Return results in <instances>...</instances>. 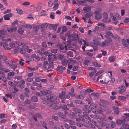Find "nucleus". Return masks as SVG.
<instances>
[{"instance_id": "obj_2", "label": "nucleus", "mask_w": 129, "mask_h": 129, "mask_svg": "<svg viewBox=\"0 0 129 129\" xmlns=\"http://www.w3.org/2000/svg\"><path fill=\"white\" fill-rule=\"evenodd\" d=\"M103 18L104 19L103 20V21L104 22L108 23L111 21V19L110 18H108L107 14L106 13H103Z\"/></svg>"}, {"instance_id": "obj_10", "label": "nucleus", "mask_w": 129, "mask_h": 129, "mask_svg": "<svg viewBox=\"0 0 129 129\" xmlns=\"http://www.w3.org/2000/svg\"><path fill=\"white\" fill-rule=\"evenodd\" d=\"M90 108V106L87 105H84V111L86 112L89 113L90 111L88 109H89Z\"/></svg>"}, {"instance_id": "obj_17", "label": "nucleus", "mask_w": 129, "mask_h": 129, "mask_svg": "<svg viewBox=\"0 0 129 129\" xmlns=\"http://www.w3.org/2000/svg\"><path fill=\"white\" fill-rule=\"evenodd\" d=\"M48 66L49 69H51H51H52L54 67V66L52 64V62L51 61H49V63L48 64Z\"/></svg>"}, {"instance_id": "obj_1", "label": "nucleus", "mask_w": 129, "mask_h": 129, "mask_svg": "<svg viewBox=\"0 0 129 129\" xmlns=\"http://www.w3.org/2000/svg\"><path fill=\"white\" fill-rule=\"evenodd\" d=\"M7 45L11 48H15L14 51L15 53H17L18 51L19 48L18 47H16L15 44L14 43L11 42L9 43V44H7Z\"/></svg>"}, {"instance_id": "obj_8", "label": "nucleus", "mask_w": 129, "mask_h": 129, "mask_svg": "<svg viewBox=\"0 0 129 129\" xmlns=\"http://www.w3.org/2000/svg\"><path fill=\"white\" fill-rule=\"evenodd\" d=\"M33 118H34V120L36 121L37 120V117L40 119H41L42 118V115L40 114H35L32 116Z\"/></svg>"}, {"instance_id": "obj_56", "label": "nucleus", "mask_w": 129, "mask_h": 129, "mask_svg": "<svg viewBox=\"0 0 129 129\" xmlns=\"http://www.w3.org/2000/svg\"><path fill=\"white\" fill-rule=\"evenodd\" d=\"M76 125L78 126L82 127L83 125V124L79 122H77L76 123Z\"/></svg>"}, {"instance_id": "obj_37", "label": "nucleus", "mask_w": 129, "mask_h": 129, "mask_svg": "<svg viewBox=\"0 0 129 129\" xmlns=\"http://www.w3.org/2000/svg\"><path fill=\"white\" fill-rule=\"evenodd\" d=\"M92 15V14L91 13H88L86 14L85 15V17L87 18H90L91 16Z\"/></svg>"}, {"instance_id": "obj_36", "label": "nucleus", "mask_w": 129, "mask_h": 129, "mask_svg": "<svg viewBox=\"0 0 129 129\" xmlns=\"http://www.w3.org/2000/svg\"><path fill=\"white\" fill-rule=\"evenodd\" d=\"M96 71L95 70L91 72H89V75L90 77H91L94 74L96 73Z\"/></svg>"}, {"instance_id": "obj_29", "label": "nucleus", "mask_w": 129, "mask_h": 129, "mask_svg": "<svg viewBox=\"0 0 129 129\" xmlns=\"http://www.w3.org/2000/svg\"><path fill=\"white\" fill-rule=\"evenodd\" d=\"M73 110L76 112L79 113H81V111L80 110L76 108H74Z\"/></svg>"}, {"instance_id": "obj_18", "label": "nucleus", "mask_w": 129, "mask_h": 129, "mask_svg": "<svg viewBox=\"0 0 129 129\" xmlns=\"http://www.w3.org/2000/svg\"><path fill=\"white\" fill-rule=\"evenodd\" d=\"M80 121H84V122H87V121L85 120L83 118L79 117V118H77L76 119V121L78 122Z\"/></svg>"}, {"instance_id": "obj_52", "label": "nucleus", "mask_w": 129, "mask_h": 129, "mask_svg": "<svg viewBox=\"0 0 129 129\" xmlns=\"http://www.w3.org/2000/svg\"><path fill=\"white\" fill-rule=\"evenodd\" d=\"M99 119L101 120L104 121H106V117L105 116H103L101 117H100L99 118Z\"/></svg>"}, {"instance_id": "obj_39", "label": "nucleus", "mask_w": 129, "mask_h": 129, "mask_svg": "<svg viewBox=\"0 0 129 129\" xmlns=\"http://www.w3.org/2000/svg\"><path fill=\"white\" fill-rule=\"evenodd\" d=\"M118 99L119 100H122L123 101L126 100V98L122 96H120L118 97Z\"/></svg>"}, {"instance_id": "obj_45", "label": "nucleus", "mask_w": 129, "mask_h": 129, "mask_svg": "<svg viewBox=\"0 0 129 129\" xmlns=\"http://www.w3.org/2000/svg\"><path fill=\"white\" fill-rule=\"evenodd\" d=\"M57 51L58 50L57 49H51V51L52 53L55 54L57 53Z\"/></svg>"}, {"instance_id": "obj_43", "label": "nucleus", "mask_w": 129, "mask_h": 129, "mask_svg": "<svg viewBox=\"0 0 129 129\" xmlns=\"http://www.w3.org/2000/svg\"><path fill=\"white\" fill-rule=\"evenodd\" d=\"M123 121V123L125 121H127L129 120L128 118L126 117H124L122 119Z\"/></svg>"}, {"instance_id": "obj_46", "label": "nucleus", "mask_w": 129, "mask_h": 129, "mask_svg": "<svg viewBox=\"0 0 129 129\" xmlns=\"http://www.w3.org/2000/svg\"><path fill=\"white\" fill-rule=\"evenodd\" d=\"M72 37L73 39H75L76 40V39L78 38V36L77 34H72Z\"/></svg>"}, {"instance_id": "obj_63", "label": "nucleus", "mask_w": 129, "mask_h": 129, "mask_svg": "<svg viewBox=\"0 0 129 129\" xmlns=\"http://www.w3.org/2000/svg\"><path fill=\"white\" fill-rule=\"evenodd\" d=\"M15 73L13 72H11L8 74V75L10 76H13L14 75Z\"/></svg>"}, {"instance_id": "obj_6", "label": "nucleus", "mask_w": 129, "mask_h": 129, "mask_svg": "<svg viewBox=\"0 0 129 129\" xmlns=\"http://www.w3.org/2000/svg\"><path fill=\"white\" fill-rule=\"evenodd\" d=\"M122 44L125 47L128 46V44L129 45V40L128 39H126V41L124 39H123L122 40Z\"/></svg>"}, {"instance_id": "obj_7", "label": "nucleus", "mask_w": 129, "mask_h": 129, "mask_svg": "<svg viewBox=\"0 0 129 129\" xmlns=\"http://www.w3.org/2000/svg\"><path fill=\"white\" fill-rule=\"evenodd\" d=\"M42 94L43 96H46L49 95V94L51 93V91L48 90H45L41 91Z\"/></svg>"}, {"instance_id": "obj_5", "label": "nucleus", "mask_w": 129, "mask_h": 129, "mask_svg": "<svg viewBox=\"0 0 129 129\" xmlns=\"http://www.w3.org/2000/svg\"><path fill=\"white\" fill-rule=\"evenodd\" d=\"M57 97L56 95L53 94H51L50 96L47 98V100L51 102V100H56Z\"/></svg>"}, {"instance_id": "obj_44", "label": "nucleus", "mask_w": 129, "mask_h": 129, "mask_svg": "<svg viewBox=\"0 0 129 129\" xmlns=\"http://www.w3.org/2000/svg\"><path fill=\"white\" fill-rule=\"evenodd\" d=\"M116 123L117 124H120L121 123H123L122 120H116Z\"/></svg>"}, {"instance_id": "obj_28", "label": "nucleus", "mask_w": 129, "mask_h": 129, "mask_svg": "<svg viewBox=\"0 0 129 129\" xmlns=\"http://www.w3.org/2000/svg\"><path fill=\"white\" fill-rule=\"evenodd\" d=\"M75 102L76 104H84V103L82 102V101L80 100H76L75 101Z\"/></svg>"}, {"instance_id": "obj_48", "label": "nucleus", "mask_w": 129, "mask_h": 129, "mask_svg": "<svg viewBox=\"0 0 129 129\" xmlns=\"http://www.w3.org/2000/svg\"><path fill=\"white\" fill-rule=\"evenodd\" d=\"M108 103L107 102H105L103 104H102V105L103 107L105 108L107 107L108 105Z\"/></svg>"}, {"instance_id": "obj_15", "label": "nucleus", "mask_w": 129, "mask_h": 129, "mask_svg": "<svg viewBox=\"0 0 129 129\" xmlns=\"http://www.w3.org/2000/svg\"><path fill=\"white\" fill-rule=\"evenodd\" d=\"M24 29L23 28H20L18 29L17 31L18 33H19L20 35H23L24 33Z\"/></svg>"}, {"instance_id": "obj_23", "label": "nucleus", "mask_w": 129, "mask_h": 129, "mask_svg": "<svg viewBox=\"0 0 129 129\" xmlns=\"http://www.w3.org/2000/svg\"><path fill=\"white\" fill-rule=\"evenodd\" d=\"M91 95L93 96L94 98H96L99 97V93H95L93 92L91 94Z\"/></svg>"}, {"instance_id": "obj_47", "label": "nucleus", "mask_w": 129, "mask_h": 129, "mask_svg": "<svg viewBox=\"0 0 129 129\" xmlns=\"http://www.w3.org/2000/svg\"><path fill=\"white\" fill-rule=\"evenodd\" d=\"M38 26H37L36 25H34L33 27V30L35 31H37L39 28Z\"/></svg>"}, {"instance_id": "obj_32", "label": "nucleus", "mask_w": 129, "mask_h": 129, "mask_svg": "<svg viewBox=\"0 0 129 129\" xmlns=\"http://www.w3.org/2000/svg\"><path fill=\"white\" fill-rule=\"evenodd\" d=\"M106 34L108 36L112 37V36H113L112 33L108 30L106 31Z\"/></svg>"}, {"instance_id": "obj_41", "label": "nucleus", "mask_w": 129, "mask_h": 129, "mask_svg": "<svg viewBox=\"0 0 129 129\" xmlns=\"http://www.w3.org/2000/svg\"><path fill=\"white\" fill-rule=\"evenodd\" d=\"M122 126L125 129H129V125L127 124H123Z\"/></svg>"}, {"instance_id": "obj_31", "label": "nucleus", "mask_w": 129, "mask_h": 129, "mask_svg": "<svg viewBox=\"0 0 129 129\" xmlns=\"http://www.w3.org/2000/svg\"><path fill=\"white\" fill-rule=\"evenodd\" d=\"M56 46L61 50L63 49L64 48V47H63L62 45L61 44H57Z\"/></svg>"}, {"instance_id": "obj_24", "label": "nucleus", "mask_w": 129, "mask_h": 129, "mask_svg": "<svg viewBox=\"0 0 129 129\" xmlns=\"http://www.w3.org/2000/svg\"><path fill=\"white\" fill-rule=\"evenodd\" d=\"M83 10L85 13H87L88 11L91 10L90 8L88 7H86L83 8Z\"/></svg>"}, {"instance_id": "obj_53", "label": "nucleus", "mask_w": 129, "mask_h": 129, "mask_svg": "<svg viewBox=\"0 0 129 129\" xmlns=\"http://www.w3.org/2000/svg\"><path fill=\"white\" fill-rule=\"evenodd\" d=\"M101 9L100 8H98L95 11L94 13L95 14H97V13H99L101 11Z\"/></svg>"}, {"instance_id": "obj_27", "label": "nucleus", "mask_w": 129, "mask_h": 129, "mask_svg": "<svg viewBox=\"0 0 129 129\" xmlns=\"http://www.w3.org/2000/svg\"><path fill=\"white\" fill-rule=\"evenodd\" d=\"M72 34H71L69 32H67L65 34V36L66 37H68V39L72 37Z\"/></svg>"}, {"instance_id": "obj_59", "label": "nucleus", "mask_w": 129, "mask_h": 129, "mask_svg": "<svg viewBox=\"0 0 129 129\" xmlns=\"http://www.w3.org/2000/svg\"><path fill=\"white\" fill-rule=\"evenodd\" d=\"M111 127L113 128H115L116 126L115 123L113 121H112L111 122Z\"/></svg>"}, {"instance_id": "obj_19", "label": "nucleus", "mask_w": 129, "mask_h": 129, "mask_svg": "<svg viewBox=\"0 0 129 129\" xmlns=\"http://www.w3.org/2000/svg\"><path fill=\"white\" fill-rule=\"evenodd\" d=\"M16 29V28L13 27L7 28V30L9 33H11L14 31H15Z\"/></svg>"}, {"instance_id": "obj_62", "label": "nucleus", "mask_w": 129, "mask_h": 129, "mask_svg": "<svg viewBox=\"0 0 129 129\" xmlns=\"http://www.w3.org/2000/svg\"><path fill=\"white\" fill-rule=\"evenodd\" d=\"M50 17L52 19H54V14L53 13H51L50 14Z\"/></svg>"}, {"instance_id": "obj_42", "label": "nucleus", "mask_w": 129, "mask_h": 129, "mask_svg": "<svg viewBox=\"0 0 129 129\" xmlns=\"http://www.w3.org/2000/svg\"><path fill=\"white\" fill-rule=\"evenodd\" d=\"M66 92L65 91H62L59 94V96L60 97H62L63 96L65 95Z\"/></svg>"}, {"instance_id": "obj_3", "label": "nucleus", "mask_w": 129, "mask_h": 129, "mask_svg": "<svg viewBox=\"0 0 129 129\" xmlns=\"http://www.w3.org/2000/svg\"><path fill=\"white\" fill-rule=\"evenodd\" d=\"M25 83V82L24 80H21L20 81H18L16 83L17 86L20 88H23L24 87V85Z\"/></svg>"}, {"instance_id": "obj_22", "label": "nucleus", "mask_w": 129, "mask_h": 129, "mask_svg": "<svg viewBox=\"0 0 129 129\" xmlns=\"http://www.w3.org/2000/svg\"><path fill=\"white\" fill-rule=\"evenodd\" d=\"M95 18L97 20L100 19L102 17V14L100 13H97L95 14Z\"/></svg>"}, {"instance_id": "obj_49", "label": "nucleus", "mask_w": 129, "mask_h": 129, "mask_svg": "<svg viewBox=\"0 0 129 129\" xmlns=\"http://www.w3.org/2000/svg\"><path fill=\"white\" fill-rule=\"evenodd\" d=\"M61 107V108H62L63 109L65 110H69V109L67 108V105H63V106H60Z\"/></svg>"}, {"instance_id": "obj_34", "label": "nucleus", "mask_w": 129, "mask_h": 129, "mask_svg": "<svg viewBox=\"0 0 129 129\" xmlns=\"http://www.w3.org/2000/svg\"><path fill=\"white\" fill-rule=\"evenodd\" d=\"M95 124V126L97 127L96 129H101L102 128V125H100L98 123H96Z\"/></svg>"}, {"instance_id": "obj_38", "label": "nucleus", "mask_w": 129, "mask_h": 129, "mask_svg": "<svg viewBox=\"0 0 129 129\" xmlns=\"http://www.w3.org/2000/svg\"><path fill=\"white\" fill-rule=\"evenodd\" d=\"M8 84L10 86L14 87L16 86V85L15 83H13L12 82L10 81L8 82Z\"/></svg>"}, {"instance_id": "obj_61", "label": "nucleus", "mask_w": 129, "mask_h": 129, "mask_svg": "<svg viewBox=\"0 0 129 129\" xmlns=\"http://www.w3.org/2000/svg\"><path fill=\"white\" fill-rule=\"evenodd\" d=\"M51 54H50L48 55V60L49 61H51V60H52V55H51Z\"/></svg>"}, {"instance_id": "obj_13", "label": "nucleus", "mask_w": 129, "mask_h": 129, "mask_svg": "<svg viewBox=\"0 0 129 129\" xmlns=\"http://www.w3.org/2000/svg\"><path fill=\"white\" fill-rule=\"evenodd\" d=\"M125 87L124 86H121L120 89L118 91V92L120 94H122L125 91V89L124 88Z\"/></svg>"}, {"instance_id": "obj_11", "label": "nucleus", "mask_w": 129, "mask_h": 129, "mask_svg": "<svg viewBox=\"0 0 129 129\" xmlns=\"http://www.w3.org/2000/svg\"><path fill=\"white\" fill-rule=\"evenodd\" d=\"M103 109L108 114L110 113L112 111V109L111 108L108 107L104 108Z\"/></svg>"}, {"instance_id": "obj_9", "label": "nucleus", "mask_w": 129, "mask_h": 129, "mask_svg": "<svg viewBox=\"0 0 129 129\" xmlns=\"http://www.w3.org/2000/svg\"><path fill=\"white\" fill-rule=\"evenodd\" d=\"M13 15V14L10 13L5 15L4 16V17L5 20H8L10 19V17H11Z\"/></svg>"}, {"instance_id": "obj_35", "label": "nucleus", "mask_w": 129, "mask_h": 129, "mask_svg": "<svg viewBox=\"0 0 129 129\" xmlns=\"http://www.w3.org/2000/svg\"><path fill=\"white\" fill-rule=\"evenodd\" d=\"M66 68L65 67L62 66H58L57 68V70H60L61 69V70H63L66 69Z\"/></svg>"}, {"instance_id": "obj_21", "label": "nucleus", "mask_w": 129, "mask_h": 129, "mask_svg": "<svg viewBox=\"0 0 129 129\" xmlns=\"http://www.w3.org/2000/svg\"><path fill=\"white\" fill-rule=\"evenodd\" d=\"M52 108L55 110H58L61 108V107L60 106H58L56 105L53 104Z\"/></svg>"}, {"instance_id": "obj_25", "label": "nucleus", "mask_w": 129, "mask_h": 129, "mask_svg": "<svg viewBox=\"0 0 129 129\" xmlns=\"http://www.w3.org/2000/svg\"><path fill=\"white\" fill-rule=\"evenodd\" d=\"M38 99L37 97L36 96H34L31 98V100L34 102H36L38 101Z\"/></svg>"}, {"instance_id": "obj_4", "label": "nucleus", "mask_w": 129, "mask_h": 129, "mask_svg": "<svg viewBox=\"0 0 129 129\" xmlns=\"http://www.w3.org/2000/svg\"><path fill=\"white\" fill-rule=\"evenodd\" d=\"M33 85L35 86V88L37 89H41L42 87L41 84V83H37L34 81L33 82Z\"/></svg>"}, {"instance_id": "obj_26", "label": "nucleus", "mask_w": 129, "mask_h": 129, "mask_svg": "<svg viewBox=\"0 0 129 129\" xmlns=\"http://www.w3.org/2000/svg\"><path fill=\"white\" fill-rule=\"evenodd\" d=\"M109 77H108L105 78L104 81V82L103 83L104 84H106L108 83H109Z\"/></svg>"}, {"instance_id": "obj_54", "label": "nucleus", "mask_w": 129, "mask_h": 129, "mask_svg": "<svg viewBox=\"0 0 129 129\" xmlns=\"http://www.w3.org/2000/svg\"><path fill=\"white\" fill-rule=\"evenodd\" d=\"M112 37L114 39H119V37L117 35H115L112 36Z\"/></svg>"}, {"instance_id": "obj_40", "label": "nucleus", "mask_w": 129, "mask_h": 129, "mask_svg": "<svg viewBox=\"0 0 129 129\" xmlns=\"http://www.w3.org/2000/svg\"><path fill=\"white\" fill-rule=\"evenodd\" d=\"M24 61V60L21 59L19 61V63L21 66H23L24 65V63L23 61Z\"/></svg>"}, {"instance_id": "obj_55", "label": "nucleus", "mask_w": 129, "mask_h": 129, "mask_svg": "<svg viewBox=\"0 0 129 129\" xmlns=\"http://www.w3.org/2000/svg\"><path fill=\"white\" fill-rule=\"evenodd\" d=\"M63 125L64 127L67 129H69L70 128V126L67 124L64 123Z\"/></svg>"}, {"instance_id": "obj_64", "label": "nucleus", "mask_w": 129, "mask_h": 129, "mask_svg": "<svg viewBox=\"0 0 129 129\" xmlns=\"http://www.w3.org/2000/svg\"><path fill=\"white\" fill-rule=\"evenodd\" d=\"M12 129H17V126L15 124H13L12 126Z\"/></svg>"}, {"instance_id": "obj_12", "label": "nucleus", "mask_w": 129, "mask_h": 129, "mask_svg": "<svg viewBox=\"0 0 129 129\" xmlns=\"http://www.w3.org/2000/svg\"><path fill=\"white\" fill-rule=\"evenodd\" d=\"M101 124L102 126H104L107 129H109L110 128V125L109 124H106L105 122H102L101 123Z\"/></svg>"}, {"instance_id": "obj_57", "label": "nucleus", "mask_w": 129, "mask_h": 129, "mask_svg": "<svg viewBox=\"0 0 129 129\" xmlns=\"http://www.w3.org/2000/svg\"><path fill=\"white\" fill-rule=\"evenodd\" d=\"M59 5L57 4H55L54 5V7H53V9L55 10H56L58 7Z\"/></svg>"}, {"instance_id": "obj_33", "label": "nucleus", "mask_w": 129, "mask_h": 129, "mask_svg": "<svg viewBox=\"0 0 129 129\" xmlns=\"http://www.w3.org/2000/svg\"><path fill=\"white\" fill-rule=\"evenodd\" d=\"M92 64H93L95 66L98 68H100L101 67V66L97 62H93Z\"/></svg>"}, {"instance_id": "obj_30", "label": "nucleus", "mask_w": 129, "mask_h": 129, "mask_svg": "<svg viewBox=\"0 0 129 129\" xmlns=\"http://www.w3.org/2000/svg\"><path fill=\"white\" fill-rule=\"evenodd\" d=\"M68 56L69 57H73V53L71 51H69L68 52Z\"/></svg>"}, {"instance_id": "obj_14", "label": "nucleus", "mask_w": 129, "mask_h": 129, "mask_svg": "<svg viewBox=\"0 0 129 129\" xmlns=\"http://www.w3.org/2000/svg\"><path fill=\"white\" fill-rule=\"evenodd\" d=\"M113 108L114 109V113L116 115L118 114L119 113V110L117 107H115L114 106L113 107Z\"/></svg>"}, {"instance_id": "obj_16", "label": "nucleus", "mask_w": 129, "mask_h": 129, "mask_svg": "<svg viewBox=\"0 0 129 129\" xmlns=\"http://www.w3.org/2000/svg\"><path fill=\"white\" fill-rule=\"evenodd\" d=\"M57 115L60 117L62 119L65 118V117L63 113L61 112H58L57 113Z\"/></svg>"}, {"instance_id": "obj_60", "label": "nucleus", "mask_w": 129, "mask_h": 129, "mask_svg": "<svg viewBox=\"0 0 129 129\" xmlns=\"http://www.w3.org/2000/svg\"><path fill=\"white\" fill-rule=\"evenodd\" d=\"M93 43L95 45H98L99 44V42L96 40H93Z\"/></svg>"}, {"instance_id": "obj_20", "label": "nucleus", "mask_w": 129, "mask_h": 129, "mask_svg": "<svg viewBox=\"0 0 129 129\" xmlns=\"http://www.w3.org/2000/svg\"><path fill=\"white\" fill-rule=\"evenodd\" d=\"M101 28L98 26H96L94 28V29L92 31L94 33H95L96 31H98L100 30Z\"/></svg>"}, {"instance_id": "obj_50", "label": "nucleus", "mask_w": 129, "mask_h": 129, "mask_svg": "<svg viewBox=\"0 0 129 129\" xmlns=\"http://www.w3.org/2000/svg\"><path fill=\"white\" fill-rule=\"evenodd\" d=\"M109 60L111 62H113L115 60V57L114 56L110 57L109 58Z\"/></svg>"}, {"instance_id": "obj_58", "label": "nucleus", "mask_w": 129, "mask_h": 129, "mask_svg": "<svg viewBox=\"0 0 129 129\" xmlns=\"http://www.w3.org/2000/svg\"><path fill=\"white\" fill-rule=\"evenodd\" d=\"M103 73L102 71H100L97 72L95 75V76H98L99 75L102 74Z\"/></svg>"}, {"instance_id": "obj_51", "label": "nucleus", "mask_w": 129, "mask_h": 129, "mask_svg": "<svg viewBox=\"0 0 129 129\" xmlns=\"http://www.w3.org/2000/svg\"><path fill=\"white\" fill-rule=\"evenodd\" d=\"M20 97L22 100H24L25 99V97L23 94H20Z\"/></svg>"}]
</instances>
